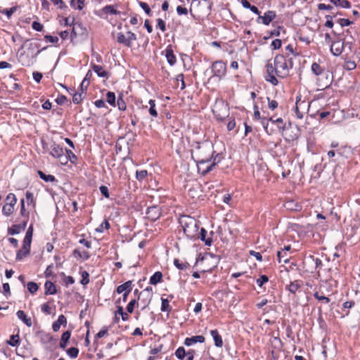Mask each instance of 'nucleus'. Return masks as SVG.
<instances>
[{
	"instance_id": "nucleus-1",
	"label": "nucleus",
	"mask_w": 360,
	"mask_h": 360,
	"mask_svg": "<svg viewBox=\"0 0 360 360\" xmlns=\"http://www.w3.org/2000/svg\"><path fill=\"white\" fill-rule=\"evenodd\" d=\"M290 66H288L286 58L283 55L278 54L275 56L274 63L268 61L266 68V80L273 85L278 84V81L276 76L284 78L289 75V69L292 68V61H290Z\"/></svg>"
},
{
	"instance_id": "nucleus-2",
	"label": "nucleus",
	"mask_w": 360,
	"mask_h": 360,
	"mask_svg": "<svg viewBox=\"0 0 360 360\" xmlns=\"http://www.w3.org/2000/svg\"><path fill=\"white\" fill-rule=\"evenodd\" d=\"M214 154L213 144L209 141L196 142L191 150L192 158L196 162L199 171H202L204 165L212 160Z\"/></svg>"
},
{
	"instance_id": "nucleus-3",
	"label": "nucleus",
	"mask_w": 360,
	"mask_h": 360,
	"mask_svg": "<svg viewBox=\"0 0 360 360\" xmlns=\"http://www.w3.org/2000/svg\"><path fill=\"white\" fill-rule=\"evenodd\" d=\"M23 47H25L26 50L20 54L18 61L22 66L25 67L32 65L35 63L36 58L39 53L46 49L43 48L41 50H39V45L36 42L25 44L22 48Z\"/></svg>"
},
{
	"instance_id": "nucleus-4",
	"label": "nucleus",
	"mask_w": 360,
	"mask_h": 360,
	"mask_svg": "<svg viewBox=\"0 0 360 360\" xmlns=\"http://www.w3.org/2000/svg\"><path fill=\"white\" fill-rule=\"evenodd\" d=\"M179 223L187 238L192 239L198 235V223L193 217L182 216L179 219Z\"/></svg>"
},
{
	"instance_id": "nucleus-5",
	"label": "nucleus",
	"mask_w": 360,
	"mask_h": 360,
	"mask_svg": "<svg viewBox=\"0 0 360 360\" xmlns=\"http://www.w3.org/2000/svg\"><path fill=\"white\" fill-rule=\"evenodd\" d=\"M212 112L218 120H224L229 115L228 103L222 99L217 100L213 105Z\"/></svg>"
},
{
	"instance_id": "nucleus-6",
	"label": "nucleus",
	"mask_w": 360,
	"mask_h": 360,
	"mask_svg": "<svg viewBox=\"0 0 360 360\" xmlns=\"http://www.w3.org/2000/svg\"><path fill=\"white\" fill-rule=\"evenodd\" d=\"M269 122L276 125L277 129L279 132H283L284 130L285 129V124L284 123L283 120L281 117H278L276 119H274V117H271L269 118L263 117L262 119V125L263 126L265 131L269 135L273 134L275 132V130L274 129L271 128L269 129Z\"/></svg>"
},
{
	"instance_id": "nucleus-7",
	"label": "nucleus",
	"mask_w": 360,
	"mask_h": 360,
	"mask_svg": "<svg viewBox=\"0 0 360 360\" xmlns=\"http://www.w3.org/2000/svg\"><path fill=\"white\" fill-rule=\"evenodd\" d=\"M153 297V290L150 287H148L141 291L138 297L137 305L141 307V309L144 310L150 303Z\"/></svg>"
},
{
	"instance_id": "nucleus-8",
	"label": "nucleus",
	"mask_w": 360,
	"mask_h": 360,
	"mask_svg": "<svg viewBox=\"0 0 360 360\" xmlns=\"http://www.w3.org/2000/svg\"><path fill=\"white\" fill-rule=\"evenodd\" d=\"M333 80L332 72L328 70H325L317 78V85L322 89H326L330 86Z\"/></svg>"
},
{
	"instance_id": "nucleus-9",
	"label": "nucleus",
	"mask_w": 360,
	"mask_h": 360,
	"mask_svg": "<svg viewBox=\"0 0 360 360\" xmlns=\"http://www.w3.org/2000/svg\"><path fill=\"white\" fill-rule=\"evenodd\" d=\"M212 71L214 74V76L221 78L226 74V64L221 60L216 61L212 64Z\"/></svg>"
},
{
	"instance_id": "nucleus-10",
	"label": "nucleus",
	"mask_w": 360,
	"mask_h": 360,
	"mask_svg": "<svg viewBox=\"0 0 360 360\" xmlns=\"http://www.w3.org/2000/svg\"><path fill=\"white\" fill-rule=\"evenodd\" d=\"M276 17V13L274 11H267L264 13V15H259L257 20L258 23H263L265 25H269Z\"/></svg>"
},
{
	"instance_id": "nucleus-11",
	"label": "nucleus",
	"mask_w": 360,
	"mask_h": 360,
	"mask_svg": "<svg viewBox=\"0 0 360 360\" xmlns=\"http://www.w3.org/2000/svg\"><path fill=\"white\" fill-rule=\"evenodd\" d=\"M309 104L305 101L297 100L295 106V114L297 118L302 119L304 111L309 108Z\"/></svg>"
},
{
	"instance_id": "nucleus-12",
	"label": "nucleus",
	"mask_w": 360,
	"mask_h": 360,
	"mask_svg": "<svg viewBox=\"0 0 360 360\" xmlns=\"http://www.w3.org/2000/svg\"><path fill=\"white\" fill-rule=\"evenodd\" d=\"M290 250L291 246L286 245L281 250L278 251L277 257L279 263L282 262L284 263H288L289 262L290 257L288 252L290 251Z\"/></svg>"
},
{
	"instance_id": "nucleus-13",
	"label": "nucleus",
	"mask_w": 360,
	"mask_h": 360,
	"mask_svg": "<svg viewBox=\"0 0 360 360\" xmlns=\"http://www.w3.org/2000/svg\"><path fill=\"white\" fill-rule=\"evenodd\" d=\"M146 214L151 221H156L161 215V209L158 206H151L147 210Z\"/></svg>"
},
{
	"instance_id": "nucleus-14",
	"label": "nucleus",
	"mask_w": 360,
	"mask_h": 360,
	"mask_svg": "<svg viewBox=\"0 0 360 360\" xmlns=\"http://www.w3.org/2000/svg\"><path fill=\"white\" fill-rule=\"evenodd\" d=\"M344 49V42L341 41H335L332 42L330 45V52L333 55L338 56L341 55Z\"/></svg>"
},
{
	"instance_id": "nucleus-15",
	"label": "nucleus",
	"mask_w": 360,
	"mask_h": 360,
	"mask_svg": "<svg viewBox=\"0 0 360 360\" xmlns=\"http://www.w3.org/2000/svg\"><path fill=\"white\" fill-rule=\"evenodd\" d=\"M205 337L203 335H195L185 339L184 345L186 346H191L197 342L202 343L205 342Z\"/></svg>"
},
{
	"instance_id": "nucleus-16",
	"label": "nucleus",
	"mask_w": 360,
	"mask_h": 360,
	"mask_svg": "<svg viewBox=\"0 0 360 360\" xmlns=\"http://www.w3.org/2000/svg\"><path fill=\"white\" fill-rule=\"evenodd\" d=\"M66 325V317L64 315L61 314L58 316V320L53 323L52 328L54 332H57L59 330L60 326H63L64 327H65Z\"/></svg>"
},
{
	"instance_id": "nucleus-17",
	"label": "nucleus",
	"mask_w": 360,
	"mask_h": 360,
	"mask_svg": "<svg viewBox=\"0 0 360 360\" xmlns=\"http://www.w3.org/2000/svg\"><path fill=\"white\" fill-rule=\"evenodd\" d=\"M63 149L60 146L53 144L51 147L50 154L56 158L60 159L63 158Z\"/></svg>"
},
{
	"instance_id": "nucleus-18",
	"label": "nucleus",
	"mask_w": 360,
	"mask_h": 360,
	"mask_svg": "<svg viewBox=\"0 0 360 360\" xmlns=\"http://www.w3.org/2000/svg\"><path fill=\"white\" fill-rule=\"evenodd\" d=\"M210 335L214 339V345L217 347H221L223 346V340L221 336L219 335L217 330H212L210 331Z\"/></svg>"
},
{
	"instance_id": "nucleus-19",
	"label": "nucleus",
	"mask_w": 360,
	"mask_h": 360,
	"mask_svg": "<svg viewBox=\"0 0 360 360\" xmlns=\"http://www.w3.org/2000/svg\"><path fill=\"white\" fill-rule=\"evenodd\" d=\"M16 315L19 319H20L27 326L31 327L32 325V320L30 317H27L25 313L19 310L17 311Z\"/></svg>"
},
{
	"instance_id": "nucleus-20",
	"label": "nucleus",
	"mask_w": 360,
	"mask_h": 360,
	"mask_svg": "<svg viewBox=\"0 0 360 360\" xmlns=\"http://www.w3.org/2000/svg\"><path fill=\"white\" fill-rule=\"evenodd\" d=\"M131 284L132 282L131 281H128L120 285L117 288V293L120 294L122 292H131Z\"/></svg>"
},
{
	"instance_id": "nucleus-21",
	"label": "nucleus",
	"mask_w": 360,
	"mask_h": 360,
	"mask_svg": "<svg viewBox=\"0 0 360 360\" xmlns=\"http://www.w3.org/2000/svg\"><path fill=\"white\" fill-rule=\"evenodd\" d=\"M44 288L46 295H54L56 293V286L54 283L50 281H46Z\"/></svg>"
},
{
	"instance_id": "nucleus-22",
	"label": "nucleus",
	"mask_w": 360,
	"mask_h": 360,
	"mask_svg": "<svg viewBox=\"0 0 360 360\" xmlns=\"http://www.w3.org/2000/svg\"><path fill=\"white\" fill-rule=\"evenodd\" d=\"M165 56H166L168 63L170 65H173L175 64V63L176 61V56H174V52L172 49L167 48Z\"/></svg>"
},
{
	"instance_id": "nucleus-23",
	"label": "nucleus",
	"mask_w": 360,
	"mask_h": 360,
	"mask_svg": "<svg viewBox=\"0 0 360 360\" xmlns=\"http://www.w3.org/2000/svg\"><path fill=\"white\" fill-rule=\"evenodd\" d=\"M93 70L100 77H108V72L103 69L102 66L97 65H92Z\"/></svg>"
},
{
	"instance_id": "nucleus-24",
	"label": "nucleus",
	"mask_w": 360,
	"mask_h": 360,
	"mask_svg": "<svg viewBox=\"0 0 360 360\" xmlns=\"http://www.w3.org/2000/svg\"><path fill=\"white\" fill-rule=\"evenodd\" d=\"M200 238L202 241L205 242L206 245L210 246L212 243V238H207V231L204 228L200 229Z\"/></svg>"
},
{
	"instance_id": "nucleus-25",
	"label": "nucleus",
	"mask_w": 360,
	"mask_h": 360,
	"mask_svg": "<svg viewBox=\"0 0 360 360\" xmlns=\"http://www.w3.org/2000/svg\"><path fill=\"white\" fill-rule=\"evenodd\" d=\"M71 333L70 331L67 330L64 332L61 336V340L60 342V347L62 349H65L67 346L68 342L70 338Z\"/></svg>"
},
{
	"instance_id": "nucleus-26",
	"label": "nucleus",
	"mask_w": 360,
	"mask_h": 360,
	"mask_svg": "<svg viewBox=\"0 0 360 360\" xmlns=\"http://www.w3.org/2000/svg\"><path fill=\"white\" fill-rule=\"evenodd\" d=\"M300 286H301L300 281H295L290 282V283L286 286V289L288 290H289L290 292L295 294L299 290Z\"/></svg>"
},
{
	"instance_id": "nucleus-27",
	"label": "nucleus",
	"mask_w": 360,
	"mask_h": 360,
	"mask_svg": "<svg viewBox=\"0 0 360 360\" xmlns=\"http://www.w3.org/2000/svg\"><path fill=\"white\" fill-rule=\"evenodd\" d=\"M162 279V274L160 271H156L150 278L151 285H156L160 283Z\"/></svg>"
},
{
	"instance_id": "nucleus-28",
	"label": "nucleus",
	"mask_w": 360,
	"mask_h": 360,
	"mask_svg": "<svg viewBox=\"0 0 360 360\" xmlns=\"http://www.w3.org/2000/svg\"><path fill=\"white\" fill-rule=\"evenodd\" d=\"M101 12L104 14H111V15H118L120 11L114 8V6L112 5H108L104 6L101 9Z\"/></svg>"
},
{
	"instance_id": "nucleus-29",
	"label": "nucleus",
	"mask_w": 360,
	"mask_h": 360,
	"mask_svg": "<svg viewBox=\"0 0 360 360\" xmlns=\"http://www.w3.org/2000/svg\"><path fill=\"white\" fill-rule=\"evenodd\" d=\"M39 177L45 181L46 182H53L56 180V178L53 175L46 174L41 171H38Z\"/></svg>"
},
{
	"instance_id": "nucleus-30",
	"label": "nucleus",
	"mask_w": 360,
	"mask_h": 360,
	"mask_svg": "<svg viewBox=\"0 0 360 360\" xmlns=\"http://www.w3.org/2000/svg\"><path fill=\"white\" fill-rule=\"evenodd\" d=\"M311 71L314 74H315L316 76L321 75L325 70L320 66L319 64L316 63H314L311 65Z\"/></svg>"
},
{
	"instance_id": "nucleus-31",
	"label": "nucleus",
	"mask_w": 360,
	"mask_h": 360,
	"mask_svg": "<svg viewBox=\"0 0 360 360\" xmlns=\"http://www.w3.org/2000/svg\"><path fill=\"white\" fill-rule=\"evenodd\" d=\"M70 6L75 8L78 10H82L84 6V3L83 0H71Z\"/></svg>"
},
{
	"instance_id": "nucleus-32",
	"label": "nucleus",
	"mask_w": 360,
	"mask_h": 360,
	"mask_svg": "<svg viewBox=\"0 0 360 360\" xmlns=\"http://www.w3.org/2000/svg\"><path fill=\"white\" fill-rule=\"evenodd\" d=\"M13 205L6 203L2 208V212L6 216H10L14 211Z\"/></svg>"
},
{
	"instance_id": "nucleus-33",
	"label": "nucleus",
	"mask_w": 360,
	"mask_h": 360,
	"mask_svg": "<svg viewBox=\"0 0 360 360\" xmlns=\"http://www.w3.org/2000/svg\"><path fill=\"white\" fill-rule=\"evenodd\" d=\"M149 105H150V108H149V113L150 115L153 117H158V112L155 109V102L154 100H150L149 102H148Z\"/></svg>"
},
{
	"instance_id": "nucleus-34",
	"label": "nucleus",
	"mask_w": 360,
	"mask_h": 360,
	"mask_svg": "<svg viewBox=\"0 0 360 360\" xmlns=\"http://www.w3.org/2000/svg\"><path fill=\"white\" fill-rule=\"evenodd\" d=\"M84 96L85 94H84L83 92H76L73 95L72 101L75 104H79L83 101Z\"/></svg>"
},
{
	"instance_id": "nucleus-35",
	"label": "nucleus",
	"mask_w": 360,
	"mask_h": 360,
	"mask_svg": "<svg viewBox=\"0 0 360 360\" xmlns=\"http://www.w3.org/2000/svg\"><path fill=\"white\" fill-rule=\"evenodd\" d=\"M26 202L28 205H32L33 207H35V200L34 199L33 193L30 191H27L25 193Z\"/></svg>"
},
{
	"instance_id": "nucleus-36",
	"label": "nucleus",
	"mask_w": 360,
	"mask_h": 360,
	"mask_svg": "<svg viewBox=\"0 0 360 360\" xmlns=\"http://www.w3.org/2000/svg\"><path fill=\"white\" fill-rule=\"evenodd\" d=\"M217 156H219V154H217V156L213 159V160H212V162H211L210 165L206 166L205 167V169H202V175H205L208 172H210V171L212 170L213 167L217 165L216 158H217Z\"/></svg>"
},
{
	"instance_id": "nucleus-37",
	"label": "nucleus",
	"mask_w": 360,
	"mask_h": 360,
	"mask_svg": "<svg viewBox=\"0 0 360 360\" xmlns=\"http://www.w3.org/2000/svg\"><path fill=\"white\" fill-rule=\"evenodd\" d=\"M20 340H19V335H12L10 337V340H7V344L12 347H15L19 344Z\"/></svg>"
},
{
	"instance_id": "nucleus-38",
	"label": "nucleus",
	"mask_w": 360,
	"mask_h": 360,
	"mask_svg": "<svg viewBox=\"0 0 360 360\" xmlns=\"http://www.w3.org/2000/svg\"><path fill=\"white\" fill-rule=\"evenodd\" d=\"M6 203L7 204L15 206L17 202V198L15 195L11 193L8 194L6 198Z\"/></svg>"
},
{
	"instance_id": "nucleus-39",
	"label": "nucleus",
	"mask_w": 360,
	"mask_h": 360,
	"mask_svg": "<svg viewBox=\"0 0 360 360\" xmlns=\"http://www.w3.org/2000/svg\"><path fill=\"white\" fill-rule=\"evenodd\" d=\"M187 352H186L185 349L183 347H179L175 352L176 358L180 360H183Z\"/></svg>"
},
{
	"instance_id": "nucleus-40",
	"label": "nucleus",
	"mask_w": 360,
	"mask_h": 360,
	"mask_svg": "<svg viewBox=\"0 0 360 360\" xmlns=\"http://www.w3.org/2000/svg\"><path fill=\"white\" fill-rule=\"evenodd\" d=\"M107 102L112 106H115V94L113 92L108 91L106 95Z\"/></svg>"
},
{
	"instance_id": "nucleus-41",
	"label": "nucleus",
	"mask_w": 360,
	"mask_h": 360,
	"mask_svg": "<svg viewBox=\"0 0 360 360\" xmlns=\"http://www.w3.org/2000/svg\"><path fill=\"white\" fill-rule=\"evenodd\" d=\"M39 289L38 285L32 281H30L27 283V290L32 294L35 293Z\"/></svg>"
},
{
	"instance_id": "nucleus-42",
	"label": "nucleus",
	"mask_w": 360,
	"mask_h": 360,
	"mask_svg": "<svg viewBox=\"0 0 360 360\" xmlns=\"http://www.w3.org/2000/svg\"><path fill=\"white\" fill-rule=\"evenodd\" d=\"M67 354L70 358L75 359L78 356L79 349L76 347H70L67 350Z\"/></svg>"
},
{
	"instance_id": "nucleus-43",
	"label": "nucleus",
	"mask_w": 360,
	"mask_h": 360,
	"mask_svg": "<svg viewBox=\"0 0 360 360\" xmlns=\"http://www.w3.org/2000/svg\"><path fill=\"white\" fill-rule=\"evenodd\" d=\"M174 266L177 269H179L180 270L186 269L188 266V263H186V262H181L178 259H174Z\"/></svg>"
},
{
	"instance_id": "nucleus-44",
	"label": "nucleus",
	"mask_w": 360,
	"mask_h": 360,
	"mask_svg": "<svg viewBox=\"0 0 360 360\" xmlns=\"http://www.w3.org/2000/svg\"><path fill=\"white\" fill-rule=\"evenodd\" d=\"M161 310L162 311H170L171 307L169 306V302L167 299L162 298Z\"/></svg>"
},
{
	"instance_id": "nucleus-45",
	"label": "nucleus",
	"mask_w": 360,
	"mask_h": 360,
	"mask_svg": "<svg viewBox=\"0 0 360 360\" xmlns=\"http://www.w3.org/2000/svg\"><path fill=\"white\" fill-rule=\"evenodd\" d=\"M314 297L320 302H323L325 304H328L330 302V300L324 295H319V292H316L314 294Z\"/></svg>"
},
{
	"instance_id": "nucleus-46",
	"label": "nucleus",
	"mask_w": 360,
	"mask_h": 360,
	"mask_svg": "<svg viewBox=\"0 0 360 360\" xmlns=\"http://www.w3.org/2000/svg\"><path fill=\"white\" fill-rule=\"evenodd\" d=\"M82 275V280L80 283L85 285L89 283V274L86 271H83L81 273Z\"/></svg>"
},
{
	"instance_id": "nucleus-47",
	"label": "nucleus",
	"mask_w": 360,
	"mask_h": 360,
	"mask_svg": "<svg viewBox=\"0 0 360 360\" xmlns=\"http://www.w3.org/2000/svg\"><path fill=\"white\" fill-rule=\"evenodd\" d=\"M343 68L346 70H353L356 68V64L353 60H348L345 63Z\"/></svg>"
},
{
	"instance_id": "nucleus-48",
	"label": "nucleus",
	"mask_w": 360,
	"mask_h": 360,
	"mask_svg": "<svg viewBox=\"0 0 360 360\" xmlns=\"http://www.w3.org/2000/svg\"><path fill=\"white\" fill-rule=\"evenodd\" d=\"M117 41L120 44H123L125 46L129 47V40H127V38L125 37V35L123 33H119L117 36Z\"/></svg>"
},
{
	"instance_id": "nucleus-49",
	"label": "nucleus",
	"mask_w": 360,
	"mask_h": 360,
	"mask_svg": "<svg viewBox=\"0 0 360 360\" xmlns=\"http://www.w3.org/2000/svg\"><path fill=\"white\" fill-rule=\"evenodd\" d=\"M148 176V172L146 170L136 171V176L139 181H143Z\"/></svg>"
},
{
	"instance_id": "nucleus-50",
	"label": "nucleus",
	"mask_w": 360,
	"mask_h": 360,
	"mask_svg": "<svg viewBox=\"0 0 360 360\" xmlns=\"http://www.w3.org/2000/svg\"><path fill=\"white\" fill-rule=\"evenodd\" d=\"M110 228V224L108 220H105L98 228L96 229V231L99 233L103 232L104 229H108Z\"/></svg>"
},
{
	"instance_id": "nucleus-51",
	"label": "nucleus",
	"mask_w": 360,
	"mask_h": 360,
	"mask_svg": "<svg viewBox=\"0 0 360 360\" xmlns=\"http://www.w3.org/2000/svg\"><path fill=\"white\" fill-rule=\"evenodd\" d=\"M139 4L141 6V8L146 12V13L147 15H148L150 16L151 15V10H150L149 6L148 5V4H146V2L139 1Z\"/></svg>"
},
{
	"instance_id": "nucleus-52",
	"label": "nucleus",
	"mask_w": 360,
	"mask_h": 360,
	"mask_svg": "<svg viewBox=\"0 0 360 360\" xmlns=\"http://www.w3.org/2000/svg\"><path fill=\"white\" fill-rule=\"evenodd\" d=\"M20 231V227L18 225H13L12 227L8 228V233L10 235H15L19 233Z\"/></svg>"
},
{
	"instance_id": "nucleus-53",
	"label": "nucleus",
	"mask_w": 360,
	"mask_h": 360,
	"mask_svg": "<svg viewBox=\"0 0 360 360\" xmlns=\"http://www.w3.org/2000/svg\"><path fill=\"white\" fill-rule=\"evenodd\" d=\"M117 105L120 110H126L127 106L122 96H119V98H117Z\"/></svg>"
},
{
	"instance_id": "nucleus-54",
	"label": "nucleus",
	"mask_w": 360,
	"mask_h": 360,
	"mask_svg": "<svg viewBox=\"0 0 360 360\" xmlns=\"http://www.w3.org/2000/svg\"><path fill=\"white\" fill-rule=\"evenodd\" d=\"M41 311L46 314H51L52 313L51 307L48 303H44L41 307Z\"/></svg>"
},
{
	"instance_id": "nucleus-55",
	"label": "nucleus",
	"mask_w": 360,
	"mask_h": 360,
	"mask_svg": "<svg viewBox=\"0 0 360 360\" xmlns=\"http://www.w3.org/2000/svg\"><path fill=\"white\" fill-rule=\"evenodd\" d=\"M268 100V107L270 110H274L276 108H277L278 103L275 100H271L269 98H267Z\"/></svg>"
},
{
	"instance_id": "nucleus-56",
	"label": "nucleus",
	"mask_w": 360,
	"mask_h": 360,
	"mask_svg": "<svg viewBox=\"0 0 360 360\" xmlns=\"http://www.w3.org/2000/svg\"><path fill=\"white\" fill-rule=\"evenodd\" d=\"M268 281L269 278L266 275H262L258 279H257V284L258 286L262 287L263 284L266 283Z\"/></svg>"
},
{
	"instance_id": "nucleus-57",
	"label": "nucleus",
	"mask_w": 360,
	"mask_h": 360,
	"mask_svg": "<svg viewBox=\"0 0 360 360\" xmlns=\"http://www.w3.org/2000/svg\"><path fill=\"white\" fill-rule=\"evenodd\" d=\"M25 199H22L21 201H20V214L22 216V217H28V212H26V210H25Z\"/></svg>"
},
{
	"instance_id": "nucleus-58",
	"label": "nucleus",
	"mask_w": 360,
	"mask_h": 360,
	"mask_svg": "<svg viewBox=\"0 0 360 360\" xmlns=\"http://www.w3.org/2000/svg\"><path fill=\"white\" fill-rule=\"evenodd\" d=\"M89 84V82H87V78H84L80 84V91L83 92L84 94H86L84 91L86 90Z\"/></svg>"
},
{
	"instance_id": "nucleus-59",
	"label": "nucleus",
	"mask_w": 360,
	"mask_h": 360,
	"mask_svg": "<svg viewBox=\"0 0 360 360\" xmlns=\"http://www.w3.org/2000/svg\"><path fill=\"white\" fill-rule=\"evenodd\" d=\"M136 304V300L135 299L131 300L127 306V311L128 313H132Z\"/></svg>"
},
{
	"instance_id": "nucleus-60",
	"label": "nucleus",
	"mask_w": 360,
	"mask_h": 360,
	"mask_svg": "<svg viewBox=\"0 0 360 360\" xmlns=\"http://www.w3.org/2000/svg\"><path fill=\"white\" fill-rule=\"evenodd\" d=\"M16 7H11L9 9H5L1 11L2 13L6 14L8 18L13 15V13L16 11Z\"/></svg>"
},
{
	"instance_id": "nucleus-61",
	"label": "nucleus",
	"mask_w": 360,
	"mask_h": 360,
	"mask_svg": "<svg viewBox=\"0 0 360 360\" xmlns=\"http://www.w3.org/2000/svg\"><path fill=\"white\" fill-rule=\"evenodd\" d=\"M127 40H129V47H130L131 46V42L133 41H135L136 40V36L134 33L131 32H127Z\"/></svg>"
},
{
	"instance_id": "nucleus-62",
	"label": "nucleus",
	"mask_w": 360,
	"mask_h": 360,
	"mask_svg": "<svg viewBox=\"0 0 360 360\" xmlns=\"http://www.w3.org/2000/svg\"><path fill=\"white\" fill-rule=\"evenodd\" d=\"M157 27L160 29L162 32H165L166 30V26L165 21L161 19L158 18L157 20Z\"/></svg>"
},
{
	"instance_id": "nucleus-63",
	"label": "nucleus",
	"mask_w": 360,
	"mask_h": 360,
	"mask_svg": "<svg viewBox=\"0 0 360 360\" xmlns=\"http://www.w3.org/2000/svg\"><path fill=\"white\" fill-rule=\"evenodd\" d=\"M29 254L25 253L22 249L19 250L16 254V260H22L24 257L27 256Z\"/></svg>"
},
{
	"instance_id": "nucleus-64",
	"label": "nucleus",
	"mask_w": 360,
	"mask_h": 360,
	"mask_svg": "<svg viewBox=\"0 0 360 360\" xmlns=\"http://www.w3.org/2000/svg\"><path fill=\"white\" fill-rule=\"evenodd\" d=\"M99 190L103 196H105L107 198H109L110 195H109V191H108V188L107 186H101L99 188Z\"/></svg>"
}]
</instances>
